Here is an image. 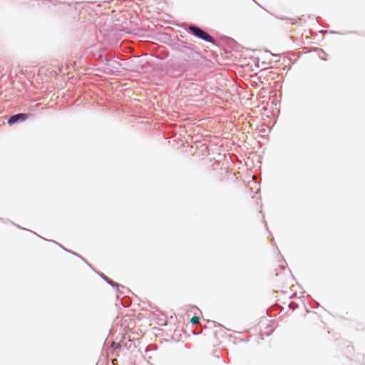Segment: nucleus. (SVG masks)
<instances>
[{"instance_id":"1","label":"nucleus","mask_w":365,"mask_h":365,"mask_svg":"<svg viewBox=\"0 0 365 365\" xmlns=\"http://www.w3.org/2000/svg\"><path fill=\"white\" fill-rule=\"evenodd\" d=\"M189 30L195 36H196L197 37H198L200 39H202V40H204L205 41L211 42V43H212L214 41L213 38L210 35H209L205 31H202V29H200L198 27H196V26H190L189 27Z\"/></svg>"},{"instance_id":"2","label":"nucleus","mask_w":365,"mask_h":365,"mask_svg":"<svg viewBox=\"0 0 365 365\" xmlns=\"http://www.w3.org/2000/svg\"><path fill=\"white\" fill-rule=\"evenodd\" d=\"M28 118V114L26 113H19L14 115H12L8 120V123L12 125L19 120H26Z\"/></svg>"},{"instance_id":"3","label":"nucleus","mask_w":365,"mask_h":365,"mask_svg":"<svg viewBox=\"0 0 365 365\" xmlns=\"http://www.w3.org/2000/svg\"><path fill=\"white\" fill-rule=\"evenodd\" d=\"M199 321H200L199 317H197V316H194V317H192L191 318L190 322H191L192 324H197V323L199 322Z\"/></svg>"}]
</instances>
